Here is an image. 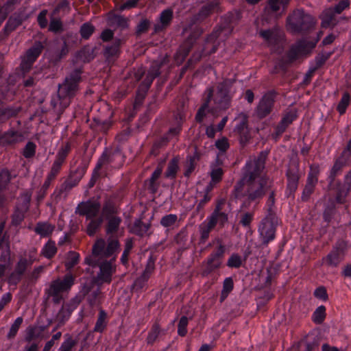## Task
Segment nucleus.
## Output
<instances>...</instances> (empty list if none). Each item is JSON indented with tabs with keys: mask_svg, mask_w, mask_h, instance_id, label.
<instances>
[{
	"mask_svg": "<svg viewBox=\"0 0 351 351\" xmlns=\"http://www.w3.org/2000/svg\"><path fill=\"white\" fill-rule=\"evenodd\" d=\"M49 30L54 33L62 32L63 31V26L60 19L51 16Z\"/></svg>",
	"mask_w": 351,
	"mask_h": 351,
	"instance_id": "603ef678",
	"label": "nucleus"
},
{
	"mask_svg": "<svg viewBox=\"0 0 351 351\" xmlns=\"http://www.w3.org/2000/svg\"><path fill=\"white\" fill-rule=\"evenodd\" d=\"M119 241L109 237L107 242L103 239H98L92 248V254L85 259L86 264L100 263L102 261H115L119 251Z\"/></svg>",
	"mask_w": 351,
	"mask_h": 351,
	"instance_id": "7ed1b4c3",
	"label": "nucleus"
},
{
	"mask_svg": "<svg viewBox=\"0 0 351 351\" xmlns=\"http://www.w3.org/2000/svg\"><path fill=\"white\" fill-rule=\"evenodd\" d=\"M318 169L317 168L311 167V171L308 173L306 184L302 195V201H307L311 195L313 193L315 186L317 182Z\"/></svg>",
	"mask_w": 351,
	"mask_h": 351,
	"instance_id": "412c9836",
	"label": "nucleus"
},
{
	"mask_svg": "<svg viewBox=\"0 0 351 351\" xmlns=\"http://www.w3.org/2000/svg\"><path fill=\"white\" fill-rule=\"evenodd\" d=\"M23 136L19 132L13 130L0 132V145H10L23 141Z\"/></svg>",
	"mask_w": 351,
	"mask_h": 351,
	"instance_id": "bb28decb",
	"label": "nucleus"
},
{
	"mask_svg": "<svg viewBox=\"0 0 351 351\" xmlns=\"http://www.w3.org/2000/svg\"><path fill=\"white\" fill-rule=\"evenodd\" d=\"M57 252V248L54 242L49 241L44 246L42 254L46 258H50L53 257Z\"/></svg>",
	"mask_w": 351,
	"mask_h": 351,
	"instance_id": "09e8293b",
	"label": "nucleus"
},
{
	"mask_svg": "<svg viewBox=\"0 0 351 351\" xmlns=\"http://www.w3.org/2000/svg\"><path fill=\"white\" fill-rule=\"evenodd\" d=\"M149 226L150 225L149 223H145L141 220H137L134 223L132 232L136 235L143 236L148 231Z\"/></svg>",
	"mask_w": 351,
	"mask_h": 351,
	"instance_id": "49530a36",
	"label": "nucleus"
},
{
	"mask_svg": "<svg viewBox=\"0 0 351 351\" xmlns=\"http://www.w3.org/2000/svg\"><path fill=\"white\" fill-rule=\"evenodd\" d=\"M106 219L107 220L106 233L108 234L116 233L119 230L120 224L122 222L121 218L117 215Z\"/></svg>",
	"mask_w": 351,
	"mask_h": 351,
	"instance_id": "c9c22d12",
	"label": "nucleus"
},
{
	"mask_svg": "<svg viewBox=\"0 0 351 351\" xmlns=\"http://www.w3.org/2000/svg\"><path fill=\"white\" fill-rule=\"evenodd\" d=\"M232 85V81L226 80L217 85L215 93H213L212 89L208 90V93L209 91H212L211 98H213L215 104V106L211 109L212 112L215 113L217 110H224L230 106L232 97L234 93Z\"/></svg>",
	"mask_w": 351,
	"mask_h": 351,
	"instance_id": "20e7f679",
	"label": "nucleus"
},
{
	"mask_svg": "<svg viewBox=\"0 0 351 351\" xmlns=\"http://www.w3.org/2000/svg\"><path fill=\"white\" fill-rule=\"evenodd\" d=\"M276 95L274 92H269L263 95L256 108L257 116L262 119L269 115L272 111Z\"/></svg>",
	"mask_w": 351,
	"mask_h": 351,
	"instance_id": "f3484780",
	"label": "nucleus"
},
{
	"mask_svg": "<svg viewBox=\"0 0 351 351\" xmlns=\"http://www.w3.org/2000/svg\"><path fill=\"white\" fill-rule=\"evenodd\" d=\"M53 230L54 226L47 222H38L34 228L36 233L43 237H49Z\"/></svg>",
	"mask_w": 351,
	"mask_h": 351,
	"instance_id": "f704fd0d",
	"label": "nucleus"
},
{
	"mask_svg": "<svg viewBox=\"0 0 351 351\" xmlns=\"http://www.w3.org/2000/svg\"><path fill=\"white\" fill-rule=\"evenodd\" d=\"M287 176L288 180L287 187L291 193L295 191L298 188L299 175L295 165L291 166L287 172Z\"/></svg>",
	"mask_w": 351,
	"mask_h": 351,
	"instance_id": "c85d7f7f",
	"label": "nucleus"
},
{
	"mask_svg": "<svg viewBox=\"0 0 351 351\" xmlns=\"http://www.w3.org/2000/svg\"><path fill=\"white\" fill-rule=\"evenodd\" d=\"M31 194L26 193L19 199V203L12 215V223L14 226L19 225L24 219L25 213L28 210Z\"/></svg>",
	"mask_w": 351,
	"mask_h": 351,
	"instance_id": "2eb2a0df",
	"label": "nucleus"
},
{
	"mask_svg": "<svg viewBox=\"0 0 351 351\" xmlns=\"http://www.w3.org/2000/svg\"><path fill=\"white\" fill-rule=\"evenodd\" d=\"M155 261L156 258L153 254H151L142 276L134 282V286L139 287L143 286V284L149 279L155 269Z\"/></svg>",
	"mask_w": 351,
	"mask_h": 351,
	"instance_id": "5701e85b",
	"label": "nucleus"
},
{
	"mask_svg": "<svg viewBox=\"0 0 351 351\" xmlns=\"http://www.w3.org/2000/svg\"><path fill=\"white\" fill-rule=\"evenodd\" d=\"M80 302L81 298L80 297H75L62 305L56 315V320L59 322V325H63L69 319L72 312L77 307Z\"/></svg>",
	"mask_w": 351,
	"mask_h": 351,
	"instance_id": "a211bd4d",
	"label": "nucleus"
},
{
	"mask_svg": "<svg viewBox=\"0 0 351 351\" xmlns=\"http://www.w3.org/2000/svg\"><path fill=\"white\" fill-rule=\"evenodd\" d=\"M81 73L79 69L73 71L65 77L62 84L58 85V94L51 101L53 108L62 112L69 106L71 99L75 96L79 90Z\"/></svg>",
	"mask_w": 351,
	"mask_h": 351,
	"instance_id": "f03ea898",
	"label": "nucleus"
},
{
	"mask_svg": "<svg viewBox=\"0 0 351 351\" xmlns=\"http://www.w3.org/2000/svg\"><path fill=\"white\" fill-rule=\"evenodd\" d=\"M188 318L186 316H182L178 326V333L179 335L184 337L187 333Z\"/></svg>",
	"mask_w": 351,
	"mask_h": 351,
	"instance_id": "e2e57ef3",
	"label": "nucleus"
},
{
	"mask_svg": "<svg viewBox=\"0 0 351 351\" xmlns=\"http://www.w3.org/2000/svg\"><path fill=\"white\" fill-rule=\"evenodd\" d=\"M90 221L86 227V232L89 236H93L101 228L103 223L102 217L90 219Z\"/></svg>",
	"mask_w": 351,
	"mask_h": 351,
	"instance_id": "4c0bfd02",
	"label": "nucleus"
},
{
	"mask_svg": "<svg viewBox=\"0 0 351 351\" xmlns=\"http://www.w3.org/2000/svg\"><path fill=\"white\" fill-rule=\"evenodd\" d=\"M326 317V308L324 306H319L313 313V321L317 324H322Z\"/></svg>",
	"mask_w": 351,
	"mask_h": 351,
	"instance_id": "8fccbe9b",
	"label": "nucleus"
},
{
	"mask_svg": "<svg viewBox=\"0 0 351 351\" xmlns=\"http://www.w3.org/2000/svg\"><path fill=\"white\" fill-rule=\"evenodd\" d=\"M351 190V170L345 176L344 184L342 189H339L337 193L336 201L342 204L349 191Z\"/></svg>",
	"mask_w": 351,
	"mask_h": 351,
	"instance_id": "c756f323",
	"label": "nucleus"
},
{
	"mask_svg": "<svg viewBox=\"0 0 351 351\" xmlns=\"http://www.w3.org/2000/svg\"><path fill=\"white\" fill-rule=\"evenodd\" d=\"M70 151V146L67 144L64 147L60 148L56 155L55 161L63 164L69 152Z\"/></svg>",
	"mask_w": 351,
	"mask_h": 351,
	"instance_id": "680f3d73",
	"label": "nucleus"
},
{
	"mask_svg": "<svg viewBox=\"0 0 351 351\" xmlns=\"http://www.w3.org/2000/svg\"><path fill=\"white\" fill-rule=\"evenodd\" d=\"M178 221V216L175 214H169L163 216L160 219V224L164 228H172Z\"/></svg>",
	"mask_w": 351,
	"mask_h": 351,
	"instance_id": "de8ad7c7",
	"label": "nucleus"
},
{
	"mask_svg": "<svg viewBox=\"0 0 351 351\" xmlns=\"http://www.w3.org/2000/svg\"><path fill=\"white\" fill-rule=\"evenodd\" d=\"M23 319L21 317H17L15 319L14 322L12 324L10 327L9 332L8 333L7 337L8 339H12L16 336L19 328L21 327L23 323Z\"/></svg>",
	"mask_w": 351,
	"mask_h": 351,
	"instance_id": "864d4df0",
	"label": "nucleus"
},
{
	"mask_svg": "<svg viewBox=\"0 0 351 351\" xmlns=\"http://www.w3.org/2000/svg\"><path fill=\"white\" fill-rule=\"evenodd\" d=\"M224 204V199L219 200L216 204L214 211L207 219V221L215 227L217 223L221 227H223L228 221V214L223 211V206Z\"/></svg>",
	"mask_w": 351,
	"mask_h": 351,
	"instance_id": "6ab92c4d",
	"label": "nucleus"
},
{
	"mask_svg": "<svg viewBox=\"0 0 351 351\" xmlns=\"http://www.w3.org/2000/svg\"><path fill=\"white\" fill-rule=\"evenodd\" d=\"M77 341L71 337H68L61 344L58 351H72Z\"/></svg>",
	"mask_w": 351,
	"mask_h": 351,
	"instance_id": "13d9d810",
	"label": "nucleus"
},
{
	"mask_svg": "<svg viewBox=\"0 0 351 351\" xmlns=\"http://www.w3.org/2000/svg\"><path fill=\"white\" fill-rule=\"evenodd\" d=\"M20 108L14 107H7L0 108V121L3 122L5 120L16 116Z\"/></svg>",
	"mask_w": 351,
	"mask_h": 351,
	"instance_id": "79ce46f5",
	"label": "nucleus"
},
{
	"mask_svg": "<svg viewBox=\"0 0 351 351\" xmlns=\"http://www.w3.org/2000/svg\"><path fill=\"white\" fill-rule=\"evenodd\" d=\"M101 291L99 289L92 291L87 296V300L90 306H96L99 302Z\"/></svg>",
	"mask_w": 351,
	"mask_h": 351,
	"instance_id": "052dcab7",
	"label": "nucleus"
},
{
	"mask_svg": "<svg viewBox=\"0 0 351 351\" xmlns=\"http://www.w3.org/2000/svg\"><path fill=\"white\" fill-rule=\"evenodd\" d=\"M237 19V16L232 14H229L224 20L227 21L226 23L223 25L222 27H220L219 32L218 30L216 31L215 34L216 36H220L221 34L226 35L227 34L231 33L233 29V25H232Z\"/></svg>",
	"mask_w": 351,
	"mask_h": 351,
	"instance_id": "72a5a7b5",
	"label": "nucleus"
},
{
	"mask_svg": "<svg viewBox=\"0 0 351 351\" xmlns=\"http://www.w3.org/2000/svg\"><path fill=\"white\" fill-rule=\"evenodd\" d=\"M346 250V243L343 241H338L333 247L331 252L326 256L323 258V263L328 267H337L343 260Z\"/></svg>",
	"mask_w": 351,
	"mask_h": 351,
	"instance_id": "f8f14e48",
	"label": "nucleus"
},
{
	"mask_svg": "<svg viewBox=\"0 0 351 351\" xmlns=\"http://www.w3.org/2000/svg\"><path fill=\"white\" fill-rule=\"evenodd\" d=\"M178 162L179 159L178 158H173L169 162L167 169L165 171L166 178L171 179L176 178L178 170Z\"/></svg>",
	"mask_w": 351,
	"mask_h": 351,
	"instance_id": "a19ab883",
	"label": "nucleus"
},
{
	"mask_svg": "<svg viewBox=\"0 0 351 351\" xmlns=\"http://www.w3.org/2000/svg\"><path fill=\"white\" fill-rule=\"evenodd\" d=\"M308 45L304 41H299L295 45L293 46L287 53L289 62H293L301 56L308 52Z\"/></svg>",
	"mask_w": 351,
	"mask_h": 351,
	"instance_id": "a878e982",
	"label": "nucleus"
},
{
	"mask_svg": "<svg viewBox=\"0 0 351 351\" xmlns=\"http://www.w3.org/2000/svg\"><path fill=\"white\" fill-rule=\"evenodd\" d=\"M44 46L40 41L34 43L32 47L28 49L25 53L21 56L20 69L23 73H27L32 69L33 64L42 53Z\"/></svg>",
	"mask_w": 351,
	"mask_h": 351,
	"instance_id": "9b49d317",
	"label": "nucleus"
},
{
	"mask_svg": "<svg viewBox=\"0 0 351 351\" xmlns=\"http://www.w3.org/2000/svg\"><path fill=\"white\" fill-rule=\"evenodd\" d=\"M350 102V95L348 93H345L342 98L341 99L338 106H337V110L341 114H343L345 113L346 110Z\"/></svg>",
	"mask_w": 351,
	"mask_h": 351,
	"instance_id": "4d7b16f0",
	"label": "nucleus"
},
{
	"mask_svg": "<svg viewBox=\"0 0 351 351\" xmlns=\"http://www.w3.org/2000/svg\"><path fill=\"white\" fill-rule=\"evenodd\" d=\"M314 19L303 10H295L287 19L288 30L292 33H303L311 30L315 25Z\"/></svg>",
	"mask_w": 351,
	"mask_h": 351,
	"instance_id": "39448f33",
	"label": "nucleus"
},
{
	"mask_svg": "<svg viewBox=\"0 0 351 351\" xmlns=\"http://www.w3.org/2000/svg\"><path fill=\"white\" fill-rule=\"evenodd\" d=\"M215 243L218 245L217 248L210 255L207 261L203 264L202 275L208 276L209 274L220 267L222 259L224 256L226 247L223 245L221 240L217 239Z\"/></svg>",
	"mask_w": 351,
	"mask_h": 351,
	"instance_id": "6e6552de",
	"label": "nucleus"
},
{
	"mask_svg": "<svg viewBox=\"0 0 351 351\" xmlns=\"http://www.w3.org/2000/svg\"><path fill=\"white\" fill-rule=\"evenodd\" d=\"M45 326H29L26 329L25 341L30 342L38 339H44L45 336L44 332L46 330Z\"/></svg>",
	"mask_w": 351,
	"mask_h": 351,
	"instance_id": "b1692460",
	"label": "nucleus"
},
{
	"mask_svg": "<svg viewBox=\"0 0 351 351\" xmlns=\"http://www.w3.org/2000/svg\"><path fill=\"white\" fill-rule=\"evenodd\" d=\"M212 96V91H209V93L207 94V98L205 100L203 105L200 107V108L198 110L196 116H195V120L198 122L202 121L204 117H205V112L206 110H211L212 108H209V102L211 99Z\"/></svg>",
	"mask_w": 351,
	"mask_h": 351,
	"instance_id": "37998d69",
	"label": "nucleus"
},
{
	"mask_svg": "<svg viewBox=\"0 0 351 351\" xmlns=\"http://www.w3.org/2000/svg\"><path fill=\"white\" fill-rule=\"evenodd\" d=\"M276 224L274 217L269 215L265 218L260 226L259 233L263 243L267 245L269 241L275 238Z\"/></svg>",
	"mask_w": 351,
	"mask_h": 351,
	"instance_id": "4468645a",
	"label": "nucleus"
},
{
	"mask_svg": "<svg viewBox=\"0 0 351 351\" xmlns=\"http://www.w3.org/2000/svg\"><path fill=\"white\" fill-rule=\"evenodd\" d=\"M119 209L114 202L111 199H107L103 204L101 209L102 218L108 219L117 216Z\"/></svg>",
	"mask_w": 351,
	"mask_h": 351,
	"instance_id": "2f4dec72",
	"label": "nucleus"
},
{
	"mask_svg": "<svg viewBox=\"0 0 351 351\" xmlns=\"http://www.w3.org/2000/svg\"><path fill=\"white\" fill-rule=\"evenodd\" d=\"M62 165V164L57 161H54L47 177L53 180L60 172Z\"/></svg>",
	"mask_w": 351,
	"mask_h": 351,
	"instance_id": "774afa93",
	"label": "nucleus"
},
{
	"mask_svg": "<svg viewBox=\"0 0 351 351\" xmlns=\"http://www.w3.org/2000/svg\"><path fill=\"white\" fill-rule=\"evenodd\" d=\"M233 289V280L231 278H227L224 280L223 284V290L221 293V297L223 299L226 298L228 294Z\"/></svg>",
	"mask_w": 351,
	"mask_h": 351,
	"instance_id": "0e129e2a",
	"label": "nucleus"
},
{
	"mask_svg": "<svg viewBox=\"0 0 351 351\" xmlns=\"http://www.w3.org/2000/svg\"><path fill=\"white\" fill-rule=\"evenodd\" d=\"M219 10V3L217 1H212L208 4L202 7L199 12L200 18L204 19L213 13L214 12H218Z\"/></svg>",
	"mask_w": 351,
	"mask_h": 351,
	"instance_id": "58836bf2",
	"label": "nucleus"
},
{
	"mask_svg": "<svg viewBox=\"0 0 351 351\" xmlns=\"http://www.w3.org/2000/svg\"><path fill=\"white\" fill-rule=\"evenodd\" d=\"M241 215L239 216V224L245 228H250V224L254 219V212H247L246 210H241L239 208Z\"/></svg>",
	"mask_w": 351,
	"mask_h": 351,
	"instance_id": "ea45409f",
	"label": "nucleus"
},
{
	"mask_svg": "<svg viewBox=\"0 0 351 351\" xmlns=\"http://www.w3.org/2000/svg\"><path fill=\"white\" fill-rule=\"evenodd\" d=\"M101 208V205L97 201L83 202L78 204L75 213L86 216L87 219L95 218Z\"/></svg>",
	"mask_w": 351,
	"mask_h": 351,
	"instance_id": "dca6fc26",
	"label": "nucleus"
},
{
	"mask_svg": "<svg viewBox=\"0 0 351 351\" xmlns=\"http://www.w3.org/2000/svg\"><path fill=\"white\" fill-rule=\"evenodd\" d=\"M348 160L349 154H348V152L343 151L341 156L336 160L331 169L330 177L332 180L341 171L342 169L346 165Z\"/></svg>",
	"mask_w": 351,
	"mask_h": 351,
	"instance_id": "cd10ccee",
	"label": "nucleus"
},
{
	"mask_svg": "<svg viewBox=\"0 0 351 351\" xmlns=\"http://www.w3.org/2000/svg\"><path fill=\"white\" fill-rule=\"evenodd\" d=\"M295 117L296 115L294 112H289L287 113L276 127V134L278 136L282 134L285 131L287 126L293 122Z\"/></svg>",
	"mask_w": 351,
	"mask_h": 351,
	"instance_id": "473e14b6",
	"label": "nucleus"
},
{
	"mask_svg": "<svg viewBox=\"0 0 351 351\" xmlns=\"http://www.w3.org/2000/svg\"><path fill=\"white\" fill-rule=\"evenodd\" d=\"M115 261H102L100 263H93L89 265L99 267L100 271L97 274V280L100 283H110L112 280V276L115 273Z\"/></svg>",
	"mask_w": 351,
	"mask_h": 351,
	"instance_id": "ddd939ff",
	"label": "nucleus"
},
{
	"mask_svg": "<svg viewBox=\"0 0 351 351\" xmlns=\"http://www.w3.org/2000/svg\"><path fill=\"white\" fill-rule=\"evenodd\" d=\"M163 62L154 61L152 64L150 69L147 73V75L143 82L139 86L137 95L136 98V102L140 103L144 99L145 94L149 88L154 79L159 75L160 69L162 66Z\"/></svg>",
	"mask_w": 351,
	"mask_h": 351,
	"instance_id": "9d476101",
	"label": "nucleus"
},
{
	"mask_svg": "<svg viewBox=\"0 0 351 351\" xmlns=\"http://www.w3.org/2000/svg\"><path fill=\"white\" fill-rule=\"evenodd\" d=\"M242 265V258L237 254H232L227 261L229 267L239 268Z\"/></svg>",
	"mask_w": 351,
	"mask_h": 351,
	"instance_id": "bf43d9fd",
	"label": "nucleus"
},
{
	"mask_svg": "<svg viewBox=\"0 0 351 351\" xmlns=\"http://www.w3.org/2000/svg\"><path fill=\"white\" fill-rule=\"evenodd\" d=\"M80 259V255L75 252H69L65 257L64 266L67 271H70L73 267H75L78 263Z\"/></svg>",
	"mask_w": 351,
	"mask_h": 351,
	"instance_id": "e433bc0d",
	"label": "nucleus"
},
{
	"mask_svg": "<svg viewBox=\"0 0 351 351\" xmlns=\"http://www.w3.org/2000/svg\"><path fill=\"white\" fill-rule=\"evenodd\" d=\"M95 27L89 23H84L80 28V34L84 39H88L94 32Z\"/></svg>",
	"mask_w": 351,
	"mask_h": 351,
	"instance_id": "5fc2aeb1",
	"label": "nucleus"
},
{
	"mask_svg": "<svg viewBox=\"0 0 351 351\" xmlns=\"http://www.w3.org/2000/svg\"><path fill=\"white\" fill-rule=\"evenodd\" d=\"M173 14L171 9H166L160 13L159 22L154 25L155 32H160L169 26L173 19Z\"/></svg>",
	"mask_w": 351,
	"mask_h": 351,
	"instance_id": "393cba45",
	"label": "nucleus"
},
{
	"mask_svg": "<svg viewBox=\"0 0 351 351\" xmlns=\"http://www.w3.org/2000/svg\"><path fill=\"white\" fill-rule=\"evenodd\" d=\"M215 228L210 222H204L199 226L200 242L205 243L209 237L210 232Z\"/></svg>",
	"mask_w": 351,
	"mask_h": 351,
	"instance_id": "c03bdc74",
	"label": "nucleus"
},
{
	"mask_svg": "<svg viewBox=\"0 0 351 351\" xmlns=\"http://www.w3.org/2000/svg\"><path fill=\"white\" fill-rule=\"evenodd\" d=\"M75 277L71 274H66L62 279L58 278L53 280L47 289L46 294L47 298H52L55 304H59L62 300V294L70 290L74 284Z\"/></svg>",
	"mask_w": 351,
	"mask_h": 351,
	"instance_id": "0eeeda50",
	"label": "nucleus"
},
{
	"mask_svg": "<svg viewBox=\"0 0 351 351\" xmlns=\"http://www.w3.org/2000/svg\"><path fill=\"white\" fill-rule=\"evenodd\" d=\"M123 156L119 149H117L112 152L105 151L98 160V162L93 170V176L90 181V186L92 187L97 179L99 177V170L101 167L107 164L114 163L116 160L119 161V165L123 162Z\"/></svg>",
	"mask_w": 351,
	"mask_h": 351,
	"instance_id": "1a4fd4ad",
	"label": "nucleus"
},
{
	"mask_svg": "<svg viewBox=\"0 0 351 351\" xmlns=\"http://www.w3.org/2000/svg\"><path fill=\"white\" fill-rule=\"evenodd\" d=\"M271 182L269 178H262L254 181L239 182L234 186L235 197H245L241 209L247 210L252 202L256 204L270 191Z\"/></svg>",
	"mask_w": 351,
	"mask_h": 351,
	"instance_id": "f257e3e1",
	"label": "nucleus"
},
{
	"mask_svg": "<svg viewBox=\"0 0 351 351\" xmlns=\"http://www.w3.org/2000/svg\"><path fill=\"white\" fill-rule=\"evenodd\" d=\"M30 264L32 263H29L26 258H21L16 266L14 271L11 274L10 280L14 283L18 282L21 276L25 271L27 267Z\"/></svg>",
	"mask_w": 351,
	"mask_h": 351,
	"instance_id": "7c9ffc66",
	"label": "nucleus"
},
{
	"mask_svg": "<svg viewBox=\"0 0 351 351\" xmlns=\"http://www.w3.org/2000/svg\"><path fill=\"white\" fill-rule=\"evenodd\" d=\"M197 157L195 156H189L185 163L184 176L189 177L195 168V160Z\"/></svg>",
	"mask_w": 351,
	"mask_h": 351,
	"instance_id": "3c124183",
	"label": "nucleus"
},
{
	"mask_svg": "<svg viewBox=\"0 0 351 351\" xmlns=\"http://www.w3.org/2000/svg\"><path fill=\"white\" fill-rule=\"evenodd\" d=\"M27 19V16L24 11H19L14 13L7 21L3 31L8 35L14 31L17 27L21 25L22 23Z\"/></svg>",
	"mask_w": 351,
	"mask_h": 351,
	"instance_id": "4be33fe9",
	"label": "nucleus"
},
{
	"mask_svg": "<svg viewBox=\"0 0 351 351\" xmlns=\"http://www.w3.org/2000/svg\"><path fill=\"white\" fill-rule=\"evenodd\" d=\"M107 314L103 309L99 310L97 320L94 327V331L101 332L106 326Z\"/></svg>",
	"mask_w": 351,
	"mask_h": 351,
	"instance_id": "a18cd8bd",
	"label": "nucleus"
},
{
	"mask_svg": "<svg viewBox=\"0 0 351 351\" xmlns=\"http://www.w3.org/2000/svg\"><path fill=\"white\" fill-rule=\"evenodd\" d=\"M266 156L265 153L261 152L258 156L251 157L243 169V176L240 182L254 181L259 178H267L262 175Z\"/></svg>",
	"mask_w": 351,
	"mask_h": 351,
	"instance_id": "423d86ee",
	"label": "nucleus"
},
{
	"mask_svg": "<svg viewBox=\"0 0 351 351\" xmlns=\"http://www.w3.org/2000/svg\"><path fill=\"white\" fill-rule=\"evenodd\" d=\"M3 226H0V250L3 253V257L5 260L9 256V245L6 240L2 237Z\"/></svg>",
	"mask_w": 351,
	"mask_h": 351,
	"instance_id": "6e6d98bb",
	"label": "nucleus"
},
{
	"mask_svg": "<svg viewBox=\"0 0 351 351\" xmlns=\"http://www.w3.org/2000/svg\"><path fill=\"white\" fill-rule=\"evenodd\" d=\"M258 34L269 46L278 45L282 38V33L277 27H274L272 29L261 30Z\"/></svg>",
	"mask_w": 351,
	"mask_h": 351,
	"instance_id": "aec40b11",
	"label": "nucleus"
},
{
	"mask_svg": "<svg viewBox=\"0 0 351 351\" xmlns=\"http://www.w3.org/2000/svg\"><path fill=\"white\" fill-rule=\"evenodd\" d=\"M36 145L32 142H28L24 149H23V156L26 158H30L35 155L36 153Z\"/></svg>",
	"mask_w": 351,
	"mask_h": 351,
	"instance_id": "69168bd1",
	"label": "nucleus"
},
{
	"mask_svg": "<svg viewBox=\"0 0 351 351\" xmlns=\"http://www.w3.org/2000/svg\"><path fill=\"white\" fill-rule=\"evenodd\" d=\"M160 333L159 326L156 324L153 326L151 331L149 332L147 341L148 343H153L158 338Z\"/></svg>",
	"mask_w": 351,
	"mask_h": 351,
	"instance_id": "338daca9",
	"label": "nucleus"
}]
</instances>
